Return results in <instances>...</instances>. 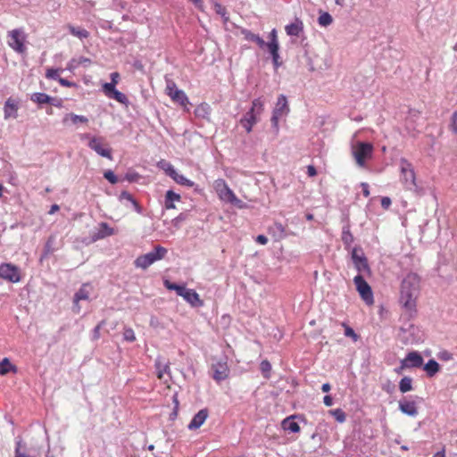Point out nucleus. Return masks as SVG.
I'll return each mask as SVG.
<instances>
[{
	"label": "nucleus",
	"mask_w": 457,
	"mask_h": 457,
	"mask_svg": "<svg viewBox=\"0 0 457 457\" xmlns=\"http://www.w3.org/2000/svg\"><path fill=\"white\" fill-rule=\"evenodd\" d=\"M420 277L415 272H409L403 278L400 287L399 302L408 312L416 310V303L420 291Z\"/></svg>",
	"instance_id": "nucleus-1"
},
{
	"label": "nucleus",
	"mask_w": 457,
	"mask_h": 457,
	"mask_svg": "<svg viewBox=\"0 0 457 457\" xmlns=\"http://www.w3.org/2000/svg\"><path fill=\"white\" fill-rule=\"evenodd\" d=\"M323 403L326 406H331L333 404V399L330 395H325Z\"/></svg>",
	"instance_id": "nucleus-64"
},
{
	"label": "nucleus",
	"mask_w": 457,
	"mask_h": 457,
	"mask_svg": "<svg viewBox=\"0 0 457 457\" xmlns=\"http://www.w3.org/2000/svg\"><path fill=\"white\" fill-rule=\"evenodd\" d=\"M256 242L261 245H266L268 242V238L264 235H259L256 237Z\"/></svg>",
	"instance_id": "nucleus-60"
},
{
	"label": "nucleus",
	"mask_w": 457,
	"mask_h": 457,
	"mask_svg": "<svg viewBox=\"0 0 457 457\" xmlns=\"http://www.w3.org/2000/svg\"><path fill=\"white\" fill-rule=\"evenodd\" d=\"M264 103L261 98L254 99L252 104L250 111L254 112L256 114H261L263 112Z\"/></svg>",
	"instance_id": "nucleus-40"
},
{
	"label": "nucleus",
	"mask_w": 457,
	"mask_h": 457,
	"mask_svg": "<svg viewBox=\"0 0 457 457\" xmlns=\"http://www.w3.org/2000/svg\"><path fill=\"white\" fill-rule=\"evenodd\" d=\"M423 364V358L418 352H411L402 360V368H419Z\"/></svg>",
	"instance_id": "nucleus-14"
},
{
	"label": "nucleus",
	"mask_w": 457,
	"mask_h": 457,
	"mask_svg": "<svg viewBox=\"0 0 457 457\" xmlns=\"http://www.w3.org/2000/svg\"><path fill=\"white\" fill-rule=\"evenodd\" d=\"M353 155L360 167H364L367 160L372 157L373 145L370 143L357 142L352 147Z\"/></svg>",
	"instance_id": "nucleus-4"
},
{
	"label": "nucleus",
	"mask_w": 457,
	"mask_h": 457,
	"mask_svg": "<svg viewBox=\"0 0 457 457\" xmlns=\"http://www.w3.org/2000/svg\"><path fill=\"white\" fill-rule=\"evenodd\" d=\"M179 200H180V195L179 194L173 192L172 190H169L166 192V195H165L164 206L168 210L174 209L175 208L174 202L179 201Z\"/></svg>",
	"instance_id": "nucleus-28"
},
{
	"label": "nucleus",
	"mask_w": 457,
	"mask_h": 457,
	"mask_svg": "<svg viewBox=\"0 0 457 457\" xmlns=\"http://www.w3.org/2000/svg\"><path fill=\"white\" fill-rule=\"evenodd\" d=\"M212 377L220 382L228 377L229 370L226 360H218L211 366Z\"/></svg>",
	"instance_id": "nucleus-12"
},
{
	"label": "nucleus",
	"mask_w": 457,
	"mask_h": 457,
	"mask_svg": "<svg viewBox=\"0 0 457 457\" xmlns=\"http://www.w3.org/2000/svg\"><path fill=\"white\" fill-rule=\"evenodd\" d=\"M120 74L118 72L111 73V82H106L103 85V91L107 90V87H112L115 88L116 85L119 83Z\"/></svg>",
	"instance_id": "nucleus-41"
},
{
	"label": "nucleus",
	"mask_w": 457,
	"mask_h": 457,
	"mask_svg": "<svg viewBox=\"0 0 457 457\" xmlns=\"http://www.w3.org/2000/svg\"><path fill=\"white\" fill-rule=\"evenodd\" d=\"M55 240H56V236L55 235H51L46 245H45V248H44V253L42 255V258L44 257H46L47 255L53 253L54 251H55Z\"/></svg>",
	"instance_id": "nucleus-29"
},
{
	"label": "nucleus",
	"mask_w": 457,
	"mask_h": 457,
	"mask_svg": "<svg viewBox=\"0 0 457 457\" xmlns=\"http://www.w3.org/2000/svg\"><path fill=\"white\" fill-rule=\"evenodd\" d=\"M79 66V59H71L67 65V69L70 71H73V70L77 69Z\"/></svg>",
	"instance_id": "nucleus-54"
},
{
	"label": "nucleus",
	"mask_w": 457,
	"mask_h": 457,
	"mask_svg": "<svg viewBox=\"0 0 457 457\" xmlns=\"http://www.w3.org/2000/svg\"><path fill=\"white\" fill-rule=\"evenodd\" d=\"M104 177L112 184H116L118 182V178L111 170H105Z\"/></svg>",
	"instance_id": "nucleus-48"
},
{
	"label": "nucleus",
	"mask_w": 457,
	"mask_h": 457,
	"mask_svg": "<svg viewBox=\"0 0 457 457\" xmlns=\"http://www.w3.org/2000/svg\"><path fill=\"white\" fill-rule=\"evenodd\" d=\"M30 99L35 102V103H37L39 104H51L52 101L54 100L51 96H49L48 95L45 94V93H34Z\"/></svg>",
	"instance_id": "nucleus-31"
},
{
	"label": "nucleus",
	"mask_w": 457,
	"mask_h": 457,
	"mask_svg": "<svg viewBox=\"0 0 457 457\" xmlns=\"http://www.w3.org/2000/svg\"><path fill=\"white\" fill-rule=\"evenodd\" d=\"M214 189L221 201L229 203L239 209L246 207V204L236 196L224 179H216L214 181Z\"/></svg>",
	"instance_id": "nucleus-2"
},
{
	"label": "nucleus",
	"mask_w": 457,
	"mask_h": 457,
	"mask_svg": "<svg viewBox=\"0 0 457 457\" xmlns=\"http://www.w3.org/2000/svg\"><path fill=\"white\" fill-rule=\"evenodd\" d=\"M89 288H90V285L84 284L75 294L74 304H75V307L77 308V312H79V306L78 303L81 300H87L89 298V295H90Z\"/></svg>",
	"instance_id": "nucleus-22"
},
{
	"label": "nucleus",
	"mask_w": 457,
	"mask_h": 457,
	"mask_svg": "<svg viewBox=\"0 0 457 457\" xmlns=\"http://www.w3.org/2000/svg\"><path fill=\"white\" fill-rule=\"evenodd\" d=\"M381 205L383 208L387 209L391 205V199L385 196L381 199Z\"/></svg>",
	"instance_id": "nucleus-56"
},
{
	"label": "nucleus",
	"mask_w": 457,
	"mask_h": 457,
	"mask_svg": "<svg viewBox=\"0 0 457 457\" xmlns=\"http://www.w3.org/2000/svg\"><path fill=\"white\" fill-rule=\"evenodd\" d=\"M450 129L454 135L457 136V112L452 114Z\"/></svg>",
	"instance_id": "nucleus-49"
},
{
	"label": "nucleus",
	"mask_w": 457,
	"mask_h": 457,
	"mask_svg": "<svg viewBox=\"0 0 457 457\" xmlns=\"http://www.w3.org/2000/svg\"><path fill=\"white\" fill-rule=\"evenodd\" d=\"M260 368H261V370H262L263 376L266 378H270V371L271 370V365H270V361H267V360L262 361L261 362Z\"/></svg>",
	"instance_id": "nucleus-44"
},
{
	"label": "nucleus",
	"mask_w": 457,
	"mask_h": 457,
	"mask_svg": "<svg viewBox=\"0 0 457 457\" xmlns=\"http://www.w3.org/2000/svg\"><path fill=\"white\" fill-rule=\"evenodd\" d=\"M16 367L10 362L8 358H4L0 361V375H5L9 371L16 372Z\"/></svg>",
	"instance_id": "nucleus-34"
},
{
	"label": "nucleus",
	"mask_w": 457,
	"mask_h": 457,
	"mask_svg": "<svg viewBox=\"0 0 457 457\" xmlns=\"http://www.w3.org/2000/svg\"><path fill=\"white\" fill-rule=\"evenodd\" d=\"M399 410L411 417H415L418 415V409L416 407V403L413 401H400L399 402Z\"/></svg>",
	"instance_id": "nucleus-21"
},
{
	"label": "nucleus",
	"mask_w": 457,
	"mask_h": 457,
	"mask_svg": "<svg viewBox=\"0 0 457 457\" xmlns=\"http://www.w3.org/2000/svg\"><path fill=\"white\" fill-rule=\"evenodd\" d=\"M307 174L310 176V177H313L317 174V171H316V169L314 166L312 165H309L307 167Z\"/></svg>",
	"instance_id": "nucleus-62"
},
{
	"label": "nucleus",
	"mask_w": 457,
	"mask_h": 457,
	"mask_svg": "<svg viewBox=\"0 0 457 457\" xmlns=\"http://www.w3.org/2000/svg\"><path fill=\"white\" fill-rule=\"evenodd\" d=\"M13 457H29L25 451L21 449V442L18 441L16 443V447L14 451V456Z\"/></svg>",
	"instance_id": "nucleus-50"
},
{
	"label": "nucleus",
	"mask_w": 457,
	"mask_h": 457,
	"mask_svg": "<svg viewBox=\"0 0 457 457\" xmlns=\"http://www.w3.org/2000/svg\"><path fill=\"white\" fill-rule=\"evenodd\" d=\"M437 356L441 361H452L453 359V353L446 350L440 352Z\"/></svg>",
	"instance_id": "nucleus-51"
},
{
	"label": "nucleus",
	"mask_w": 457,
	"mask_h": 457,
	"mask_svg": "<svg viewBox=\"0 0 457 457\" xmlns=\"http://www.w3.org/2000/svg\"><path fill=\"white\" fill-rule=\"evenodd\" d=\"M8 45L17 53H23L26 49L24 46L25 35L21 29H13L8 33Z\"/></svg>",
	"instance_id": "nucleus-10"
},
{
	"label": "nucleus",
	"mask_w": 457,
	"mask_h": 457,
	"mask_svg": "<svg viewBox=\"0 0 457 457\" xmlns=\"http://www.w3.org/2000/svg\"><path fill=\"white\" fill-rule=\"evenodd\" d=\"M162 168L171 178L173 176L172 170H176L170 162H161Z\"/></svg>",
	"instance_id": "nucleus-52"
},
{
	"label": "nucleus",
	"mask_w": 457,
	"mask_h": 457,
	"mask_svg": "<svg viewBox=\"0 0 457 457\" xmlns=\"http://www.w3.org/2000/svg\"><path fill=\"white\" fill-rule=\"evenodd\" d=\"M329 413L331 415H333L335 417V419L337 420V421H338L339 423H343L345 421L346 416L343 410H341V409L331 410V411H329Z\"/></svg>",
	"instance_id": "nucleus-42"
},
{
	"label": "nucleus",
	"mask_w": 457,
	"mask_h": 457,
	"mask_svg": "<svg viewBox=\"0 0 457 457\" xmlns=\"http://www.w3.org/2000/svg\"><path fill=\"white\" fill-rule=\"evenodd\" d=\"M19 104L12 98H8L4 106V120L16 119L18 116Z\"/></svg>",
	"instance_id": "nucleus-15"
},
{
	"label": "nucleus",
	"mask_w": 457,
	"mask_h": 457,
	"mask_svg": "<svg viewBox=\"0 0 457 457\" xmlns=\"http://www.w3.org/2000/svg\"><path fill=\"white\" fill-rule=\"evenodd\" d=\"M123 337L126 341L134 342L136 340L135 333L132 328H127L124 329Z\"/></svg>",
	"instance_id": "nucleus-47"
},
{
	"label": "nucleus",
	"mask_w": 457,
	"mask_h": 457,
	"mask_svg": "<svg viewBox=\"0 0 457 457\" xmlns=\"http://www.w3.org/2000/svg\"><path fill=\"white\" fill-rule=\"evenodd\" d=\"M69 30L70 32L75 36V37H78L79 38L82 39V38H86L88 37L89 33L87 32V30L84 29H81V28H76L74 26H71L70 25L69 27Z\"/></svg>",
	"instance_id": "nucleus-37"
},
{
	"label": "nucleus",
	"mask_w": 457,
	"mask_h": 457,
	"mask_svg": "<svg viewBox=\"0 0 457 457\" xmlns=\"http://www.w3.org/2000/svg\"><path fill=\"white\" fill-rule=\"evenodd\" d=\"M354 285L361 299L367 304H372L374 302L373 293L370 285L365 281L362 275H357L353 278Z\"/></svg>",
	"instance_id": "nucleus-7"
},
{
	"label": "nucleus",
	"mask_w": 457,
	"mask_h": 457,
	"mask_svg": "<svg viewBox=\"0 0 457 457\" xmlns=\"http://www.w3.org/2000/svg\"><path fill=\"white\" fill-rule=\"evenodd\" d=\"M428 377L435 376L439 371V364L435 360H429L424 366Z\"/></svg>",
	"instance_id": "nucleus-30"
},
{
	"label": "nucleus",
	"mask_w": 457,
	"mask_h": 457,
	"mask_svg": "<svg viewBox=\"0 0 457 457\" xmlns=\"http://www.w3.org/2000/svg\"><path fill=\"white\" fill-rule=\"evenodd\" d=\"M120 200H127V201H129L132 203V204L134 205L135 207V210L140 213L141 212V207L138 205V204L137 203V201L133 198V196L128 193L127 191H123L121 192L120 195Z\"/></svg>",
	"instance_id": "nucleus-38"
},
{
	"label": "nucleus",
	"mask_w": 457,
	"mask_h": 457,
	"mask_svg": "<svg viewBox=\"0 0 457 457\" xmlns=\"http://www.w3.org/2000/svg\"><path fill=\"white\" fill-rule=\"evenodd\" d=\"M187 290V288L183 285H176V288L174 291L177 293L178 295L182 297V295L185 294V292Z\"/></svg>",
	"instance_id": "nucleus-55"
},
{
	"label": "nucleus",
	"mask_w": 457,
	"mask_h": 457,
	"mask_svg": "<svg viewBox=\"0 0 457 457\" xmlns=\"http://www.w3.org/2000/svg\"><path fill=\"white\" fill-rule=\"evenodd\" d=\"M114 234V229L111 228L106 222H102L99 225L98 231L93 236V240L96 241L99 239H103L106 237L112 236Z\"/></svg>",
	"instance_id": "nucleus-23"
},
{
	"label": "nucleus",
	"mask_w": 457,
	"mask_h": 457,
	"mask_svg": "<svg viewBox=\"0 0 457 457\" xmlns=\"http://www.w3.org/2000/svg\"><path fill=\"white\" fill-rule=\"evenodd\" d=\"M103 92L108 98L114 99L117 102L125 105L129 104L128 97L123 93L118 91L116 88L107 87V90H104Z\"/></svg>",
	"instance_id": "nucleus-19"
},
{
	"label": "nucleus",
	"mask_w": 457,
	"mask_h": 457,
	"mask_svg": "<svg viewBox=\"0 0 457 457\" xmlns=\"http://www.w3.org/2000/svg\"><path fill=\"white\" fill-rule=\"evenodd\" d=\"M209 109L210 107L208 104H202L195 108V112L197 116L204 118L209 113Z\"/></svg>",
	"instance_id": "nucleus-43"
},
{
	"label": "nucleus",
	"mask_w": 457,
	"mask_h": 457,
	"mask_svg": "<svg viewBox=\"0 0 457 457\" xmlns=\"http://www.w3.org/2000/svg\"><path fill=\"white\" fill-rule=\"evenodd\" d=\"M318 22L322 27H328L333 22V18L328 12L320 13Z\"/></svg>",
	"instance_id": "nucleus-39"
},
{
	"label": "nucleus",
	"mask_w": 457,
	"mask_h": 457,
	"mask_svg": "<svg viewBox=\"0 0 457 457\" xmlns=\"http://www.w3.org/2000/svg\"><path fill=\"white\" fill-rule=\"evenodd\" d=\"M88 147L102 157L112 159V149L105 147L104 139L100 137H92L87 144Z\"/></svg>",
	"instance_id": "nucleus-11"
},
{
	"label": "nucleus",
	"mask_w": 457,
	"mask_h": 457,
	"mask_svg": "<svg viewBox=\"0 0 457 457\" xmlns=\"http://www.w3.org/2000/svg\"><path fill=\"white\" fill-rule=\"evenodd\" d=\"M266 46L269 49V52L270 53L272 56L273 64L275 66V69H278L281 65V62H279V54H278V49L279 45L275 43H268Z\"/></svg>",
	"instance_id": "nucleus-25"
},
{
	"label": "nucleus",
	"mask_w": 457,
	"mask_h": 457,
	"mask_svg": "<svg viewBox=\"0 0 457 457\" xmlns=\"http://www.w3.org/2000/svg\"><path fill=\"white\" fill-rule=\"evenodd\" d=\"M166 82V94L171 98L173 102L178 103L183 107H186L189 104V101L185 92L181 89H179L174 81L167 79Z\"/></svg>",
	"instance_id": "nucleus-6"
},
{
	"label": "nucleus",
	"mask_w": 457,
	"mask_h": 457,
	"mask_svg": "<svg viewBox=\"0 0 457 457\" xmlns=\"http://www.w3.org/2000/svg\"><path fill=\"white\" fill-rule=\"evenodd\" d=\"M138 175L137 173H128L125 176V179L129 182L137 181Z\"/></svg>",
	"instance_id": "nucleus-58"
},
{
	"label": "nucleus",
	"mask_w": 457,
	"mask_h": 457,
	"mask_svg": "<svg viewBox=\"0 0 457 457\" xmlns=\"http://www.w3.org/2000/svg\"><path fill=\"white\" fill-rule=\"evenodd\" d=\"M208 418V411L207 409L200 410L192 419L187 428L190 430H195L199 428Z\"/></svg>",
	"instance_id": "nucleus-17"
},
{
	"label": "nucleus",
	"mask_w": 457,
	"mask_h": 457,
	"mask_svg": "<svg viewBox=\"0 0 457 457\" xmlns=\"http://www.w3.org/2000/svg\"><path fill=\"white\" fill-rule=\"evenodd\" d=\"M342 241L345 244V247H350V245L353 242V236L350 232V228L348 226H345L342 231Z\"/></svg>",
	"instance_id": "nucleus-36"
},
{
	"label": "nucleus",
	"mask_w": 457,
	"mask_h": 457,
	"mask_svg": "<svg viewBox=\"0 0 457 457\" xmlns=\"http://www.w3.org/2000/svg\"><path fill=\"white\" fill-rule=\"evenodd\" d=\"M241 33L244 36L245 40L254 42L261 48L265 47L266 45L268 44L259 35H256L248 29H244L241 30Z\"/></svg>",
	"instance_id": "nucleus-24"
},
{
	"label": "nucleus",
	"mask_w": 457,
	"mask_h": 457,
	"mask_svg": "<svg viewBox=\"0 0 457 457\" xmlns=\"http://www.w3.org/2000/svg\"><path fill=\"white\" fill-rule=\"evenodd\" d=\"M270 229L274 230L275 233H278V237L279 238L285 237V228L281 223L276 222Z\"/></svg>",
	"instance_id": "nucleus-46"
},
{
	"label": "nucleus",
	"mask_w": 457,
	"mask_h": 457,
	"mask_svg": "<svg viewBox=\"0 0 457 457\" xmlns=\"http://www.w3.org/2000/svg\"><path fill=\"white\" fill-rule=\"evenodd\" d=\"M69 120H71V121L73 124L87 123L88 122V119L86 116L78 115V114H75V113H68V114H66L65 117L63 118V122L65 123Z\"/></svg>",
	"instance_id": "nucleus-32"
},
{
	"label": "nucleus",
	"mask_w": 457,
	"mask_h": 457,
	"mask_svg": "<svg viewBox=\"0 0 457 457\" xmlns=\"http://www.w3.org/2000/svg\"><path fill=\"white\" fill-rule=\"evenodd\" d=\"M282 427L285 430L297 433L300 431V427L296 421H295V416L287 417L282 421Z\"/></svg>",
	"instance_id": "nucleus-26"
},
{
	"label": "nucleus",
	"mask_w": 457,
	"mask_h": 457,
	"mask_svg": "<svg viewBox=\"0 0 457 457\" xmlns=\"http://www.w3.org/2000/svg\"><path fill=\"white\" fill-rule=\"evenodd\" d=\"M155 368L160 379H163L164 374L170 373L169 363L163 362L160 357L155 360Z\"/></svg>",
	"instance_id": "nucleus-27"
},
{
	"label": "nucleus",
	"mask_w": 457,
	"mask_h": 457,
	"mask_svg": "<svg viewBox=\"0 0 457 457\" xmlns=\"http://www.w3.org/2000/svg\"><path fill=\"white\" fill-rule=\"evenodd\" d=\"M173 176L171 177L178 184L191 187L194 182L187 179L184 175L179 174L177 170H172Z\"/></svg>",
	"instance_id": "nucleus-33"
},
{
	"label": "nucleus",
	"mask_w": 457,
	"mask_h": 457,
	"mask_svg": "<svg viewBox=\"0 0 457 457\" xmlns=\"http://www.w3.org/2000/svg\"><path fill=\"white\" fill-rule=\"evenodd\" d=\"M58 82L62 85V86H64V87H72L74 84L65 79H62V78H60Z\"/></svg>",
	"instance_id": "nucleus-61"
},
{
	"label": "nucleus",
	"mask_w": 457,
	"mask_h": 457,
	"mask_svg": "<svg viewBox=\"0 0 457 457\" xmlns=\"http://www.w3.org/2000/svg\"><path fill=\"white\" fill-rule=\"evenodd\" d=\"M176 285H177L176 283H172L167 279L164 280V286L169 290H174L176 288Z\"/></svg>",
	"instance_id": "nucleus-63"
},
{
	"label": "nucleus",
	"mask_w": 457,
	"mask_h": 457,
	"mask_svg": "<svg viewBox=\"0 0 457 457\" xmlns=\"http://www.w3.org/2000/svg\"><path fill=\"white\" fill-rule=\"evenodd\" d=\"M258 116L253 111H248L240 120V124L245 129L247 133H250L253 129V126L258 122Z\"/></svg>",
	"instance_id": "nucleus-16"
},
{
	"label": "nucleus",
	"mask_w": 457,
	"mask_h": 457,
	"mask_svg": "<svg viewBox=\"0 0 457 457\" xmlns=\"http://www.w3.org/2000/svg\"><path fill=\"white\" fill-rule=\"evenodd\" d=\"M59 73V69H47L46 77L50 79L59 80V79L61 78Z\"/></svg>",
	"instance_id": "nucleus-45"
},
{
	"label": "nucleus",
	"mask_w": 457,
	"mask_h": 457,
	"mask_svg": "<svg viewBox=\"0 0 457 457\" xmlns=\"http://www.w3.org/2000/svg\"><path fill=\"white\" fill-rule=\"evenodd\" d=\"M285 30L288 36L298 37L303 31V23L299 18H295L294 22L285 27Z\"/></svg>",
	"instance_id": "nucleus-20"
},
{
	"label": "nucleus",
	"mask_w": 457,
	"mask_h": 457,
	"mask_svg": "<svg viewBox=\"0 0 457 457\" xmlns=\"http://www.w3.org/2000/svg\"><path fill=\"white\" fill-rule=\"evenodd\" d=\"M400 170L402 175V180L406 187L411 189L412 187L416 186L415 183V172L412 164L409 162L405 158L400 160Z\"/></svg>",
	"instance_id": "nucleus-8"
},
{
	"label": "nucleus",
	"mask_w": 457,
	"mask_h": 457,
	"mask_svg": "<svg viewBox=\"0 0 457 457\" xmlns=\"http://www.w3.org/2000/svg\"><path fill=\"white\" fill-rule=\"evenodd\" d=\"M352 260L359 275L364 276L370 274V268L368 264L367 258L364 256L361 250L359 251L357 248H353L352 251Z\"/></svg>",
	"instance_id": "nucleus-9"
},
{
	"label": "nucleus",
	"mask_w": 457,
	"mask_h": 457,
	"mask_svg": "<svg viewBox=\"0 0 457 457\" xmlns=\"http://www.w3.org/2000/svg\"><path fill=\"white\" fill-rule=\"evenodd\" d=\"M289 112V106L287 104V100L286 96L280 95L278 97L275 108L273 110L272 117H271V123L272 126L276 129V131L278 130V120L287 115Z\"/></svg>",
	"instance_id": "nucleus-5"
},
{
	"label": "nucleus",
	"mask_w": 457,
	"mask_h": 457,
	"mask_svg": "<svg viewBox=\"0 0 457 457\" xmlns=\"http://www.w3.org/2000/svg\"><path fill=\"white\" fill-rule=\"evenodd\" d=\"M361 187H362V193L365 197L370 195L369 185L366 182L361 183Z\"/></svg>",
	"instance_id": "nucleus-57"
},
{
	"label": "nucleus",
	"mask_w": 457,
	"mask_h": 457,
	"mask_svg": "<svg viewBox=\"0 0 457 457\" xmlns=\"http://www.w3.org/2000/svg\"><path fill=\"white\" fill-rule=\"evenodd\" d=\"M182 297L192 307H201L204 305L203 300L200 299L199 295L194 289L187 288L185 294L182 295Z\"/></svg>",
	"instance_id": "nucleus-18"
},
{
	"label": "nucleus",
	"mask_w": 457,
	"mask_h": 457,
	"mask_svg": "<svg viewBox=\"0 0 457 457\" xmlns=\"http://www.w3.org/2000/svg\"><path fill=\"white\" fill-rule=\"evenodd\" d=\"M0 278L12 283L20 281V274L16 266L10 263L0 265Z\"/></svg>",
	"instance_id": "nucleus-13"
},
{
	"label": "nucleus",
	"mask_w": 457,
	"mask_h": 457,
	"mask_svg": "<svg viewBox=\"0 0 457 457\" xmlns=\"http://www.w3.org/2000/svg\"><path fill=\"white\" fill-rule=\"evenodd\" d=\"M167 252L166 248L156 245L153 251L138 256L134 262L135 266L145 270L155 262L163 259Z\"/></svg>",
	"instance_id": "nucleus-3"
},
{
	"label": "nucleus",
	"mask_w": 457,
	"mask_h": 457,
	"mask_svg": "<svg viewBox=\"0 0 457 457\" xmlns=\"http://www.w3.org/2000/svg\"><path fill=\"white\" fill-rule=\"evenodd\" d=\"M270 43H275L278 44V38H277V30L273 29L271 32L270 33Z\"/></svg>",
	"instance_id": "nucleus-59"
},
{
	"label": "nucleus",
	"mask_w": 457,
	"mask_h": 457,
	"mask_svg": "<svg viewBox=\"0 0 457 457\" xmlns=\"http://www.w3.org/2000/svg\"><path fill=\"white\" fill-rule=\"evenodd\" d=\"M345 335L346 337H352L353 341H357L358 339V335L354 332V330L352 328L347 326H345Z\"/></svg>",
	"instance_id": "nucleus-53"
},
{
	"label": "nucleus",
	"mask_w": 457,
	"mask_h": 457,
	"mask_svg": "<svg viewBox=\"0 0 457 457\" xmlns=\"http://www.w3.org/2000/svg\"><path fill=\"white\" fill-rule=\"evenodd\" d=\"M399 389L402 393H407L412 390V378L410 377H403L399 382Z\"/></svg>",
	"instance_id": "nucleus-35"
}]
</instances>
